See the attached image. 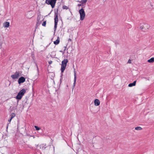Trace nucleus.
<instances>
[{"label":"nucleus","mask_w":154,"mask_h":154,"mask_svg":"<svg viewBox=\"0 0 154 154\" xmlns=\"http://www.w3.org/2000/svg\"><path fill=\"white\" fill-rule=\"evenodd\" d=\"M26 92V90L25 89H23L21 90L16 96V99L19 100H20Z\"/></svg>","instance_id":"nucleus-1"},{"label":"nucleus","mask_w":154,"mask_h":154,"mask_svg":"<svg viewBox=\"0 0 154 154\" xmlns=\"http://www.w3.org/2000/svg\"><path fill=\"white\" fill-rule=\"evenodd\" d=\"M72 41V40H71V39L70 38H69V39H68V41L69 42V41Z\"/></svg>","instance_id":"nucleus-28"},{"label":"nucleus","mask_w":154,"mask_h":154,"mask_svg":"<svg viewBox=\"0 0 154 154\" xmlns=\"http://www.w3.org/2000/svg\"><path fill=\"white\" fill-rule=\"evenodd\" d=\"M62 8L63 9L67 10L68 9V7L66 5H63Z\"/></svg>","instance_id":"nucleus-16"},{"label":"nucleus","mask_w":154,"mask_h":154,"mask_svg":"<svg viewBox=\"0 0 154 154\" xmlns=\"http://www.w3.org/2000/svg\"><path fill=\"white\" fill-rule=\"evenodd\" d=\"M57 0H46L45 3L48 5H51L52 8H54Z\"/></svg>","instance_id":"nucleus-3"},{"label":"nucleus","mask_w":154,"mask_h":154,"mask_svg":"<svg viewBox=\"0 0 154 154\" xmlns=\"http://www.w3.org/2000/svg\"><path fill=\"white\" fill-rule=\"evenodd\" d=\"M74 79H76V72L75 70H74Z\"/></svg>","instance_id":"nucleus-20"},{"label":"nucleus","mask_w":154,"mask_h":154,"mask_svg":"<svg viewBox=\"0 0 154 154\" xmlns=\"http://www.w3.org/2000/svg\"><path fill=\"white\" fill-rule=\"evenodd\" d=\"M60 42V40L58 39H57L56 41H54V44L57 45Z\"/></svg>","instance_id":"nucleus-14"},{"label":"nucleus","mask_w":154,"mask_h":154,"mask_svg":"<svg viewBox=\"0 0 154 154\" xmlns=\"http://www.w3.org/2000/svg\"><path fill=\"white\" fill-rule=\"evenodd\" d=\"M46 24V21H44L42 23V25L43 26H45Z\"/></svg>","instance_id":"nucleus-19"},{"label":"nucleus","mask_w":154,"mask_h":154,"mask_svg":"<svg viewBox=\"0 0 154 154\" xmlns=\"http://www.w3.org/2000/svg\"><path fill=\"white\" fill-rule=\"evenodd\" d=\"M94 105L96 106H98L100 104V101L99 100L97 99H96L94 101Z\"/></svg>","instance_id":"nucleus-8"},{"label":"nucleus","mask_w":154,"mask_h":154,"mask_svg":"<svg viewBox=\"0 0 154 154\" xmlns=\"http://www.w3.org/2000/svg\"><path fill=\"white\" fill-rule=\"evenodd\" d=\"M10 25V23L9 22H5L3 24V26L5 28H8Z\"/></svg>","instance_id":"nucleus-9"},{"label":"nucleus","mask_w":154,"mask_h":154,"mask_svg":"<svg viewBox=\"0 0 154 154\" xmlns=\"http://www.w3.org/2000/svg\"><path fill=\"white\" fill-rule=\"evenodd\" d=\"M36 67H37V72H38V66L37 65H36Z\"/></svg>","instance_id":"nucleus-21"},{"label":"nucleus","mask_w":154,"mask_h":154,"mask_svg":"<svg viewBox=\"0 0 154 154\" xmlns=\"http://www.w3.org/2000/svg\"><path fill=\"white\" fill-rule=\"evenodd\" d=\"M11 116V119H12L13 118H14L15 116L16 115L14 113H12L11 114V115H10Z\"/></svg>","instance_id":"nucleus-15"},{"label":"nucleus","mask_w":154,"mask_h":154,"mask_svg":"<svg viewBox=\"0 0 154 154\" xmlns=\"http://www.w3.org/2000/svg\"><path fill=\"white\" fill-rule=\"evenodd\" d=\"M131 62V60H128V63H130Z\"/></svg>","instance_id":"nucleus-26"},{"label":"nucleus","mask_w":154,"mask_h":154,"mask_svg":"<svg viewBox=\"0 0 154 154\" xmlns=\"http://www.w3.org/2000/svg\"><path fill=\"white\" fill-rule=\"evenodd\" d=\"M58 21V18L57 14H55V18H54V29L55 30H56L57 27V23Z\"/></svg>","instance_id":"nucleus-6"},{"label":"nucleus","mask_w":154,"mask_h":154,"mask_svg":"<svg viewBox=\"0 0 154 154\" xmlns=\"http://www.w3.org/2000/svg\"><path fill=\"white\" fill-rule=\"evenodd\" d=\"M135 129L137 131H140L142 129V128L140 127H137L135 128Z\"/></svg>","instance_id":"nucleus-13"},{"label":"nucleus","mask_w":154,"mask_h":154,"mask_svg":"<svg viewBox=\"0 0 154 154\" xmlns=\"http://www.w3.org/2000/svg\"><path fill=\"white\" fill-rule=\"evenodd\" d=\"M76 81V79H75V78L74 79V83L73 84V86L74 87L75 86V85Z\"/></svg>","instance_id":"nucleus-17"},{"label":"nucleus","mask_w":154,"mask_h":154,"mask_svg":"<svg viewBox=\"0 0 154 154\" xmlns=\"http://www.w3.org/2000/svg\"><path fill=\"white\" fill-rule=\"evenodd\" d=\"M136 81H135L133 83L129 84L128 85V87H131L135 86L136 85Z\"/></svg>","instance_id":"nucleus-10"},{"label":"nucleus","mask_w":154,"mask_h":154,"mask_svg":"<svg viewBox=\"0 0 154 154\" xmlns=\"http://www.w3.org/2000/svg\"><path fill=\"white\" fill-rule=\"evenodd\" d=\"M143 28V26H140V29H142Z\"/></svg>","instance_id":"nucleus-23"},{"label":"nucleus","mask_w":154,"mask_h":154,"mask_svg":"<svg viewBox=\"0 0 154 154\" xmlns=\"http://www.w3.org/2000/svg\"><path fill=\"white\" fill-rule=\"evenodd\" d=\"M148 62L150 63H152L154 62V57H152L147 60Z\"/></svg>","instance_id":"nucleus-11"},{"label":"nucleus","mask_w":154,"mask_h":154,"mask_svg":"<svg viewBox=\"0 0 154 154\" xmlns=\"http://www.w3.org/2000/svg\"><path fill=\"white\" fill-rule=\"evenodd\" d=\"M12 119L10 118V119L8 120V122H11Z\"/></svg>","instance_id":"nucleus-25"},{"label":"nucleus","mask_w":154,"mask_h":154,"mask_svg":"<svg viewBox=\"0 0 154 154\" xmlns=\"http://www.w3.org/2000/svg\"><path fill=\"white\" fill-rule=\"evenodd\" d=\"M68 62V60L67 59H64L62 61L61 68L62 73H63L65 70Z\"/></svg>","instance_id":"nucleus-2"},{"label":"nucleus","mask_w":154,"mask_h":154,"mask_svg":"<svg viewBox=\"0 0 154 154\" xmlns=\"http://www.w3.org/2000/svg\"><path fill=\"white\" fill-rule=\"evenodd\" d=\"M52 63V61H49V62H48V63L50 64H51Z\"/></svg>","instance_id":"nucleus-22"},{"label":"nucleus","mask_w":154,"mask_h":154,"mask_svg":"<svg viewBox=\"0 0 154 154\" xmlns=\"http://www.w3.org/2000/svg\"><path fill=\"white\" fill-rule=\"evenodd\" d=\"M35 128L36 130L37 131L39 130L40 129V128H39L37 126H35Z\"/></svg>","instance_id":"nucleus-18"},{"label":"nucleus","mask_w":154,"mask_h":154,"mask_svg":"<svg viewBox=\"0 0 154 154\" xmlns=\"http://www.w3.org/2000/svg\"><path fill=\"white\" fill-rule=\"evenodd\" d=\"M79 12L80 14V20H82L84 19L85 16L84 10L83 8H82L79 10Z\"/></svg>","instance_id":"nucleus-5"},{"label":"nucleus","mask_w":154,"mask_h":154,"mask_svg":"<svg viewBox=\"0 0 154 154\" xmlns=\"http://www.w3.org/2000/svg\"><path fill=\"white\" fill-rule=\"evenodd\" d=\"M21 75V72L20 71H16L13 74L11 75V77L13 79H18L19 76Z\"/></svg>","instance_id":"nucleus-4"},{"label":"nucleus","mask_w":154,"mask_h":154,"mask_svg":"<svg viewBox=\"0 0 154 154\" xmlns=\"http://www.w3.org/2000/svg\"><path fill=\"white\" fill-rule=\"evenodd\" d=\"M18 101H17V105L15 107V109H17V105H18Z\"/></svg>","instance_id":"nucleus-27"},{"label":"nucleus","mask_w":154,"mask_h":154,"mask_svg":"<svg viewBox=\"0 0 154 154\" xmlns=\"http://www.w3.org/2000/svg\"><path fill=\"white\" fill-rule=\"evenodd\" d=\"M87 0H82L80 1H79L80 3H81L82 4H86L87 2Z\"/></svg>","instance_id":"nucleus-12"},{"label":"nucleus","mask_w":154,"mask_h":154,"mask_svg":"<svg viewBox=\"0 0 154 154\" xmlns=\"http://www.w3.org/2000/svg\"><path fill=\"white\" fill-rule=\"evenodd\" d=\"M25 81V78L23 76H22L19 78L18 82L19 84H20L22 83H23Z\"/></svg>","instance_id":"nucleus-7"},{"label":"nucleus","mask_w":154,"mask_h":154,"mask_svg":"<svg viewBox=\"0 0 154 154\" xmlns=\"http://www.w3.org/2000/svg\"><path fill=\"white\" fill-rule=\"evenodd\" d=\"M82 4H78V6L79 7H80V6H82Z\"/></svg>","instance_id":"nucleus-24"}]
</instances>
